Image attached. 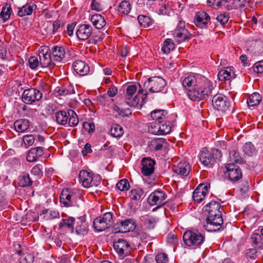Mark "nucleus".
<instances>
[{"label": "nucleus", "instance_id": "1", "mask_svg": "<svg viewBox=\"0 0 263 263\" xmlns=\"http://www.w3.org/2000/svg\"><path fill=\"white\" fill-rule=\"evenodd\" d=\"M182 84L187 90L189 99L194 101H199L212 95L215 86L213 83L199 74L189 75L182 81Z\"/></svg>", "mask_w": 263, "mask_h": 263}, {"label": "nucleus", "instance_id": "2", "mask_svg": "<svg viewBox=\"0 0 263 263\" xmlns=\"http://www.w3.org/2000/svg\"><path fill=\"white\" fill-rule=\"evenodd\" d=\"M220 204L216 201H211L203 208V212L207 215L206 224L204 227L209 232L219 230L223 223Z\"/></svg>", "mask_w": 263, "mask_h": 263}, {"label": "nucleus", "instance_id": "3", "mask_svg": "<svg viewBox=\"0 0 263 263\" xmlns=\"http://www.w3.org/2000/svg\"><path fill=\"white\" fill-rule=\"evenodd\" d=\"M81 193L76 189H65L61 193L60 201L65 206H79Z\"/></svg>", "mask_w": 263, "mask_h": 263}, {"label": "nucleus", "instance_id": "4", "mask_svg": "<svg viewBox=\"0 0 263 263\" xmlns=\"http://www.w3.org/2000/svg\"><path fill=\"white\" fill-rule=\"evenodd\" d=\"M137 91V86L135 85H128L126 89V92L124 95V100L126 104L131 107H136L140 100L143 101L146 98L147 93L144 92V90L139 89L137 94L135 95Z\"/></svg>", "mask_w": 263, "mask_h": 263}, {"label": "nucleus", "instance_id": "5", "mask_svg": "<svg viewBox=\"0 0 263 263\" xmlns=\"http://www.w3.org/2000/svg\"><path fill=\"white\" fill-rule=\"evenodd\" d=\"M166 83L164 79L159 77H154L147 80L144 83V88L153 93H157L161 92L165 93L167 92L166 88Z\"/></svg>", "mask_w": 263, "mask_h": 263}, {"label": "nucleus", "instance_id": "6", "mask_svg": "<svg viewBox=\"0 0 263 263\" xmlns=\"http://www.w3.org/2000/svg\"><path fill=\"white\" fill-rule=\"evenodd\" d=\"M185 245L188 247H199L204 241V235L198 230H188L183 236Z\"/></svg>", "mask_w": 263, "mask_h": 263}, {"label": "nucleus", "instance_id": "7", "mask_svg": "<svg viewBox=\"0 0 263 263\" xmlns=\"http://www.w3.org/2000/svg\"><path fill=\"white\" fill-rule=\"evenodd\" d=\"M222 153L218 149H212V152L207 150L202 152L199 155V160L202 164L208 167H211L215 163L220 161Z\"/></svg>", "mask_w": 263, "mask_h": 263}, {"label": "nucleus", "instance_id": "8", "mask_svg": "<svg viewBox=\"0 0 263 263\" xmlns=\"http://www.w3.org/2000/svg\"><path fill=\"white\" fill-rule=\"evenodd\" d=\"M112 224V214L111 212H107L103 216L95 218L93 225L97 231L102 232L109 228Z\"/></svg>", "mask_w": 263, "mask_h": 263}, {"label": "nucleus", "instance_id": "9", "mask_svg": "<svg viewBox=\"0 0 263 263\" xmlns=\"http://www.w3.org/2000/svg\"><path fill=\"white\" fill-rule=\"evenodd\" d=\"M39 55L40 64L42 67L53 68L55 66L54 62L52 60L50 49L48 46H42L40 48Z\"/></svg>", "mask_w": 263, "mask_h": 263}, {"label": "nucleus", "instance_id": "10", "mask_svg": "<svg viewBox=\"0 0 263 263\" xmlns=\"http://www.w3.org/2000/svg\"><path fill=\"white\" fill-rule=\"evenodd\" d=\"M212 104L216 109L223 112L227 111L231 106L229 99L222 94L215 95L212 99Z\"/></svg>", "mask_w": 263, "mask_h": 263}, {"label": "nucleus", "instance_id": "11", "mask_svg": "<svg viewBox=\"0 0 263 263\" xmlns=\"http://www.w3.org/2000/svg\"><path fill=\"white\" fill-rule=\"evenodd\" d=\"M42 97V94L36 88H29L24 91L22 101L26 104H32L35 101H39Z\"/></svg>", "mask_w": 263, "mask_h": 263}, {"label": "nucleus", "instance_id": "12", "mask_svg": "<svg viewBox=\"0 0 263 263\" xmlns=\"http://www.w3.org/2000/svg\"><path fill=\"white\" fill-rule=\"evenodd\" d=\"M114 248L119 256L125 257L129 255L132 249L128 242L125 239L120 238L114 243Z\"/></svg>", "mask_w": 263, "mask_h": 263}, {"label": "nucleus", "instance_id": "13", "mask_svg": "<svg viewBox=\"0 0 263 263\" xmlns=\"http://www.w3.org/2000/svg\"><path fill=\"white\" fill-rule=\"evenodd\" d=\"M210 187V184L208 183L199 184L193 194L194 200L198 203L201 202L208 193Z\"/></svg>", "mask_w": 263, "mask_h": 263}, {"label": "nucleus", "instance_id": "14", "mask_svg": "<svg viewBox=\"0 0 263 263\" xmlns=\"http://www.w3.org/2000/svg\"><path fill=\"white\" fill-rule=\"evenodd\" d=\"M79 179L82 185L85 188L98 185L93 181L92 175L87 171L82 170L80 172Z\"/></svg>", "mask_w": 263, "mask_h": 263}, {"label": "nucleus", "instance_id": "15", "mask_svg": "<svg viewBox=\"0 0 263 263\" xmlns=\"http://www.w3.org/2000/svg\"><path fill=\"white\" fill-rule=\"evenodd\" d=\"M141 172L143 175L147 176L152 174L155 169V161L149 157H144L141 161Z\"/></svg>", "mask_w": 263, "mask_h": 263}, {"label": "nucleus", "instance_id": "16", "mask_svg": "<svg viewBox=\"0 0 263 263\" xmlns=\"http://www.w3.org/2000/svg\"><path fill=\"white\" fill-rule=\"evenodd\" d=\"M53 61L62 62L66 57V48L64 46H53L50 49Z\"/></svg>", "mask_w": 263, "mask_h": 263}, {"label": "nucleus", "instance_id": "17", "mask_svg": "<svg viewBox=\"0 0 263 263\" xmlns=\"http://www.w3.org/2000/svg\"><path fill=\"white\" fill-rule=\"evenodd\" d=\"M92 28L88 24H82L79 26L76 34L78 38L82 41L88 39L92 34Z\"/></svg>", "mask_w": 263, "mask_h": 263}, {"label": "nucleus", "instance_id": "18", "mask_svg": "<svg viewBox=\"0 0 263 263\" xmlns=\"http://www.w3.org/2000/svg\"><path fill=\"white\" fill-rule=\"evenodd\" d=\"M166 197V194L163 191H156L152 193L148 198V202L152 205H160Z\"/></svg>", "mask_w": 263, "mask_h": 263}, {"label": "nucleus", "instance_id": "19", "mask_svg": "<svg viewBox=\"0 0 263 263\" xmlns=\"http://www.w3.org/2000/svg\"><path fill=\"white\" fill-rule=\"evenodd\" d=\"M226 168L229 178L231 181H237L241 177V171L237 165L233 163H229Z\"/></svg>", "mask_w": 263, "mask_h": 263}, {"label": "nucleus", "instance_id": "20", "mask_svg": "<svg viewBox=\"0 0 263 263\" xmlns=\"http://www.w3.org/2000/svg\"><path fill=\"white\" fill-rule=\"evenodd\" d=\"M210 20V17L208 14L204 11H201L196 13L194 23L197 27L203 28L206 27Z\"/></svg>", "mask_w": 263, "mask_h": 263}, {"label": "nucleus", "instance_id": "21", "mask_svg": "<svg viewBox=\"0 0 263 263\" xmlns=\"http://www.w3.org/2000/svg\"><path fill=\"white\" fill-rule=\"evenodd\" d=\"M191 167L189 162L186 161L181 162L173 166V171L178 174L186 176L191 171Z\"/></svg>", "mask_w": 263, "mask_h": 263}, {"label": "nucleus", "instance_id": "22", "mask_svg": "<svg viewBox=\"0 0 263 263\" xmlns=\"http://www.w3.org/2000/svg\"><path fill=\"white\" fill-rule=\"evenodd\" d=\"M88 226L86 222V216L78 217L76 227V232L77 234L84 235L87 234Z\"/></svg>", "mask_w": 263, "mask_h": 263}, {"label": "nucleus", "instance_id": "23", "mask_svg": "<svg viewBox=\"0 0 263 263\" xmlns=\"http://www.w3.org/2000/svg\"><path fill=\"white\" fill-rule=\"evenodd\" d=\"M74 71L80 76L87 75L89 72V66L82 61H76L73 63Z\"/></svg>", "mask_w": 263, "mask_h": 263}, {"label": "nucleus", "instance_id": "24", "mask_svg": "<svg viewBox=\"0 0 263 263\" xmlns=\"http://www.w3.org/2000/svg\"><path fill=\"white\" fill-rule=\"evenodd\" d=\"M44 152L42 147L37 146L31 148L26 157L27 160L30 162L37 161L43 155Z\"/></svg>", "mask_w": 263, "mask_h": 263}, {"label": "nucleus", "instance_id": "25", "mask_svg": "<svg viewBox=\"0 0 263 263\" xmlns=\"http://www.w3.org/2000/svg\"><path fill=\"white\" fill-rule=\"evenodd\" d=\"M219 81H228L235 77V74L231 67L221 69L217 75Z\"/></svg>", "mask_w": 263, "mask_h": 263}, {"label": "nucleus", "instance_id": "26", "mask_svg": "<svg viewBox=\"0 0 263 263\" xmlns=\"http://www.w3.org/2000/svg\"><path fill=\"white\" fill-rule=\"evenodd\" d=\"M166 145V141L163 138H155L148 144L151 151H158L161 150Z\"/></svg>", "mask_w": 263, "mask_h": 263}, {"label": "nucleus", "instance_id": "27", "mask_svg": "<svg viewBox=\"0 0 263 263\" xmlns=\"http://www.w3.org/2000/svg\"><path fill=\"white\" fill-rule=\"evenodd\" d=\"M151 117L155 121H161L166 118H173V115H168L167 111L163 109H156L151 112Z\"/></svg>", "mask_w": 263, "mask_h": 263}, {"label": "nucleus", "instance_id": "28", "mask_svg": "<svg viewBox=\"0 0 263 263\" xmlns=\"http://www.w3.org/2000/svg\"><path fill=\"white\" fill-rule=\"evenodd\" d=\"M173 36L176 41L178 43L188 41L192 37L191 34L188 32L187 30H182L181 31L175 30L173 33Z\"/></svg>", "mask_w": 263, "mask_h": 263}, {"label": "nucleus", "instance_id": "29", "mask_svg": "<svg viewBox=\"0 0 263 263\" xmlns=\"http://www.w3.org/2000/svg\"><path fill=\"white\" fill-rule=\"evenodd\" d=\"M90 21L97 29L102 28L106 25V21L104 17L100 14H95L91 16Z\"/></svg>", "mask_w": 263, "mask_h": 263}, {"label": "nucleus", "instance_id": "30", "mask_svg": "<svg viewBox=\"0 0 263 263\" xmlns=\"http://www.w3.org/2000/svg\"><path fill=\"white\" fill-rule=\"evenodd\" d=\"M36 5L33 3H27L23 6L18 11L17 14L20 17L29 15L32 14V11L35 10Z\"/></svg>", "mask_w": 263, "mask_h": 263}, {"label": "nucleus", "instance_id": "31", "mask_svg": "<svg viewBox=\"0 0 263 263\" xmlns=\"http://www.w3.org/2000/svg\"><path fill=\"white\" fill-rule=\"evenodd\" d=\"M76 222V219L74 217H69L67 219H62L59 224L60 229L67 228L69 229L71 233L74 232V224Z\"/></svg>", "mask_w": 263, "mask_h": 263}, {"label": "nucleus", "instance_id": "32", "mask_svg": "<svg viewBox=\"0 0 263 263\" xmlns=\"http://www.w3.org/2000/svg\"><path fill=\"white\" fill-rule=\"evenodd\" d=\"M173 118H166L163 120L159 121L160 128V135H166L169 134L171 131L172 124L171 122L172 121Z\"/></svg>", "mask_w": 263, "mask_h": 263}, {"label": "nucleus", "instance_id": "33", "mask_svg": "<svg viewBox=\"0 0 263 263\" xmlns=\"http://www.w3.org/2000/svg\"><path fill=\"white\" fill-rule=\"evenodd\" d=\"M33 181L28 174L24 173L18 177V185L21 187L30 186L32 184Z\"/></svg>", "mask_w": 263, "mask_h": 263}, {"label": "nucleus", "instance_id": "34", "mask_svg": "<svg viewBox=\"0 0 263 263\" xmlns=\"http://www.w3.org/2000/svg\"><path fill=\"white\" fill-rule=\"evenodd\" d=\"M14 126L17 132H23L29 128L30 125L28 120L21 119L15 121Z\"/></svg>", "mask_w": 263, "mask_h": 263}, {"label": "nucleus", "instance_id": "35", "mask_svg": "<svg viewBox=\"0 0 263 263\" xmlns=\"http://www.w3.org/2000/svg\"><path fill=\"white\" fill-rule=\"evenodd\" d=\"M131 8L130 3L124 0L120 3L118 8V11L120 14L127 15L130 12Z\"/></svg>", "mask_w": 263, "mask_h": 263}, {"label": "nucleus", "instance_id": "36", "mask_svg": "<svg viewBox=\"0 0 263 263\" xmlns=\"http://www.w3.org/2000/svg\"><path fill=\"white\" fill-rule=\"evenodd\" d=\"M55 120L58 123L65 125L68 123V115L65 111H58L55 114Z\"/></svg>", "mask_w": 263, "mask_h": 263}, {"label": "nucleus", "instance_id": "37", "mask_svg": "<svg viewBox=\"0 0 263 263\" xmlns=\"http://www.w3.org/2000/svg\"><path fill=\"white\" fill-rule=\"evenodd\" d=\"M261 101V96L257 92L253 93L247 100L249 107H254L259 104Z\"/></svg>", "mask_w": 263, "mask_h": 263}, {"label": "nucleus", "instance_id": "38", "mask_svg": "<svg viewBox=\"0 0 263 263\" xmlns=\"http://www.w3.org/2000/svg\"><path fill=\"white\" fill-rule=\"evenodd\" d=\"M229 163H239L242 164L244 162L243 159L240 157L239 153L237 150L234 149L229 153Z\"/></svg>", "mask_w": 263, "mask_h": 263}, {"label": "nucleus", "instance_id": "39", "mask_svg": "<svg viewBox=\"0 0 263 263\" xmlns=\"http://www.w3.org/2000/svg\"><path fill=\"white\" fill-rule=\"evenodd\" d=\"M96 100L99 104L103 106H108L114 101V100L110 98L106 93L97 97Z\"/></svg>", "mask_w": 263, "mask_h": 263}, {"label": "nucleus", "instance_id": "40", "mask_svg": "<svg viewBox=\"0 0 263 263\" xmlns=\"http://www.w3.org/2000/svg\"><path fill=\"white\" fill-rule=\"evenodd\" d=\"M68 115V123L69 125L71 127H74L77 126L79 123V119L77 115L72 109H69L67 111Z\"/></svg>", "mask_w": 263, "mask_h": 263}, {"label": "nucleus", "instance_id": "41", "mask_svg": "<svg viewBox=\"0 0 263 263\" xmlns=\"http://www.w3.org/2000/svg\"><path fill=\"white\" fill-rule=\"evenodd\" d=\"M121 228L123 229L124 232H129L135 229L136 225L134 221L131 219H126L120 222Z\"/></svg>", "mask_w": 263, "mask_h": 263}, {"label": "nucleus", "instance_id": "42", "mask_svg": "<svg viewBox=\"0 0 263 263\" xmlns=\"http://www.w3.org/2000/svg\"><path fill=\"white\" fill-rule=\"evenodd\" d=\"M110 135L115 138H120L123 133V128L119 124H114L112 125L110 130Z\"/></svg>", "mask_w": 263, "mask_h": 263}, {"label": "nucleus", "instance_id": "43", "mask_svg": "<svg viewBox=\"0 0 263 263\" xmlns=\"http://www.w3.org/2000/svg\"><path fill=\"white\" fill-rule=\"evenodd\" d=\"M242 151L246 155L252 156L254 155L256 151L251 142H247L242 147Z\"/></svg>", "mask_w": 263, "mask_h": 263}, {"label": "nucleus", "instance_id": "44", "mask_svg": "<svg viewBox=\"0 0 263 263\" xmlns=\"http://www.w3.org/2000/svg\"><path fill=\"white\" fill-rule=\"evenodd\" d=\"M246 0H234L232 4L227 6L228 10L242 8L246 6Z\"/></svg>", "mask_w": 263, "mask_h": 263}, {"label": "nucleus", "instance_id": "45", "mask_svg": "<svg viewBox=\"0 0 263 263\" xmlns=\"http://www.w3.org/2000/svg\"><path fill=\"white\" fill-rule=\"evenodd\" d=\"M11 12V6L6 4L2 8V10L0 13L1 17L3 19L4 22H6L10 18V16Z\"/></svg>", "mask_w": 263, "mask_h": 263}, {"label": "nucleus", "instance_id": "46", "mask_svg": "<svg viewBox=\"0 0 263 263\" xmlns=\"http://www.w3.org/2000/svg\"><path fill=\"white\" fill-rule=\"evenodd\" d=\"M143 194V191L140 188L132 189L129 192V197L132 200L137 201L141 198Z\"/></svg>", "mask_w": 263, "mask_h": 263}, {"label": "nucleus", "instance_id": "47", "mask_svg": "<svg viewBox=\"0 0 263 263\" xmlns=\"http://www.w3.org/2000/svg\"><path fill=\"white\" fill-rule=\"evenodd\" d=\"M175 48V45L171 39H166L164 43L163 46L162 47V50L165 53H170L171 50H173Z\"/></svg>", "mask_w": 263, "mask_h": 263}, {"label": "nucleus", "instance_id": "48", "mask_svg": "<svg viewBox=\"0 0 263 263\" xmlns=\"http://www.w3.org/2000/svg\"><path fill=\"white\" fill-rule=\"evenodd\" d=\"M138 21L140 25L144 28L147 27L151 25V20L148 16L140 15L138 17Z\"/></svg>", "mask_w": 263, "mask_h": 263}, {"label": "nucleus", "instance_id": "49", "mask_svg": "<svg viewBox=\"0 0 263 263\" xmlns=\"http://www.w3.org/2000/svg\"><path fill=\"white\" fill-rule=\"evenodd\" d=\"M43 166L42 164H37L34 166L31 171L32 175L35 176L36 179L41 178L43 176Z\"/></svg>", "mask_w": 263, "mask_h": 263}, {"label": "nucleus", "instance_id": "50", "mask_svg": "<svg viewBox=\"0 0 263 263\" xmlns=\"http://www.w3.org/2000/svg\"><path fill=\"white\" fill-rule=\"evenodd\" d=\"M57 92L59 95L63 96L75 93L74 89L70 86H68L67 87H63L58 88Z\"/></svg>", "mask_w": 263, "mask_h": 263}, {"label": "nucleus", "instance_id": "51", "mask_svg": "<svg viewBox=\"0 0 263 263\" xmlns=\"http://www.w3.org/2000/svg\"><path fill=\"white\" fill-rule=\"evenodd\" d=\"M159 121H155L151 123L150 127L148 128L149 132L154 135H160V128Z\"/></svg>", "mask_w": 263, "mask_h": 263}, {"label": "nucleus", "instance_id": "52", "mask_svg": "<svg viewBox=\"0 0 263 263\" xmlns=\"http://www.w3.org/2000/svg\"><path fill=\"white\" fill-rule=\"evenodd\" d=\"M117 188L121 191H126L130 187L129 183L127 179H124L119 181L116 184Z\"/></svg>", "mask_w": 263, "mask_h": 263}, {"label": "nucleus", "instance_id": "53", "mask_svg": "<svg viewBox=\"0 0 263 263\" xmlns=\"http://www.w3.org/2000/svg\"><path fill=\"white\" fill-rule=\"evenodd\" d=\"M34 256L29 253L23 254L19 258V263H33Z\"/></svg>", "mask_w": 263, "mask_h": 263}, {"label": "nucleus", "instance_id": "54", "mask_svg": "<svg viewBox=\"0 0 263 263\" xmlns=\"http://www.w3.org/2000/svg\"><path fill=\"white\" fill-rule=\"evenodd\" d=\"M42 214L46 215V219H52L59 217V213L56 211L45 209L42 211Z\"/></svg>", "mask_w": 263, "mask_h": 263}, {"label": "nucleus", "instance_id": "55", "mask_svg": "<svg viewBox=\"0 0 263 263\" xmlns=\"http://www.w3.org/2000/svg\"><path fill=\"white\" fill-rule=\"evenodd\" d=\"M156 223V221L155 218L152 217H146L144 219V226L148 229H153L154 228Z\"/></svg>", "mask_w": 263, "mask_h": 263}, {"label": "nucleus", "instance_id": "56", "mask_svg": "<svg viewBox=\"0 0 263 263\" xmlns=\"http://www.w3.org/2000/svg\"><path fill=\"white\" fill-rule=\"evenodd\" d=\"M64 25V24L60 20H57L53 22L52 24L53 29L52 31V34H55L56 32L59 31L60 29L62 28Z\"/></svg>", "mask_w": 263, "mask_h": 263}, {"label": "nucleus", "instance_id": "57", "mask_svg": "<svg viewBox=\"0 0 263 263\" xmlns=\"http://www.w3.org/2000/svg\"><path fill=\"white\" fill-rule=\"evenodd\" d=\"M23 140L25 146L29 147L33 144L35 138L32 135H26L24 136Z\"/></svg>", "mask_w": 263, "mask_h": 263}, {"label": "nucleus", "instance_id": "58", "mask_svg": "<svg viewBox=\"0 0 263 263\" xmlns=\"http://www.w3.org/2000/svg\"><path fill=\"white\" fill-rule=\"evenodd\" d=\"M157 263H166L168 260L167 255L164 253L158 254L155 257Z\"/></svg>", "mask_w": 263, "mask_h": 263}, {"label": "nucleus", "instance_id": "59", "mask_svg": "<svg viewBox=\"0 0 263 263\" xmlns=\"http://www.w3.org/2000/svg\"><path fill=\"white\" fill-rule=\"evenodd\" d=\"M83 128L85 131L90 134L94 132L95 125L93 122H85L83 123Z\"/></svg>", "mask_w": 263, "mask_h": 263}, {"label": "nucleus", "instance_id": "60", "mask_svg": "<svg viewBox=\"0 0 263 263\" xmlns=\"http://www.w3.org/2000/svg\"><path fill=\"white\" fill-rule=\"evenodd\" d=\"M216 20L222 26L224 27L228 22L229 16L225 14H220L217 15Z\"/></svg>", "mask_w": 263, "mask_h": 263}, {"label": "nucleus", "instance_id": "61", "mask_svg": "<svg viewBox=\"0 0 263 263\" xmlns=\"http://www.w3.org/2000/svg\"><path fill=\"white\" fill-rule=\"evenodd\" d=\"M29 66L32 69H34L39 65L38 59L35 57H31L28 60Z\"/></svg>", "mask_w": 263, "mask_h": 263}, {"label": "nucleus", "instance_id": "62", "mask_svg": "<svg viewBox=\"0 0 263 263\" xmlns=\"http://www.w3.org/2000/svg\"><path fill=\"white\" fill-rule=\"evenodd\" d=\"M251 240L255 246H259V244H262L261 242L262 240L261 236L257 233H254L251 237Z\"/></svg>", "mask_w": 263, "mask_h": 263}, {"label": "nucleus", "instance_id": "63", "mask_svg": "<svg viewBox=\"0 0 263 263\" xmlns=\"http://www.w3.org/2000/svg\"><path fill=\"white\" fill-rule=\"evenodd\" d=\"M253 70L257 73H263V60L256 62L253 66Z\"/></svg>", "mask_w": 263, "mask_h": 263}, {"label": "nucleus", "instance_id": "64", "mask_svg": "<svg viewBox=\"0 0 263 263\" xmlns=\"http://www.w3.org/2000/svg\"><path fill=\"white\" fill-rule=\"evenodd\" d=\"M91 9L97 11L103 10V6L97 0H92L91 4Z\"/></svg>", "mask_w": 263, "mask_h": 263}]
</instances>
